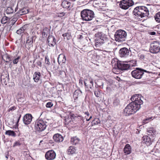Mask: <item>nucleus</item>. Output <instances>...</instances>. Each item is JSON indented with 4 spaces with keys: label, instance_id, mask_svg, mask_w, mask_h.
<instances>
[{
    "label": "nucleus",
    "instance_id": "9b49d317",
    "mask_svg": "<svg viewBox=\"0 0 160 160\" xmlns=\"http://www.w3.org/2000/svg\"><path fill=\"white\" fill-rule=\"evenodd\" d=\"M140 96L141 95L138 94L133 95L131 98V100L132 101L131 103H136V105H138L141 106L143 102L140 98Z\"/></svg>",
    "mask_w": 160,
    "mask_h": 160
},
{
    "label": "nucleus",
    "instance_id": "052dcab7",
    "mask_svg": "<svg viewBox=\"0 0 160 160\" xmlns=\"http://www.w3.org/2000/svg\"><path fill=\"white\" fill-rule=\"evenodd\" d=\"M8 155H6L5 157L7 158V159H8Z\"/></svg>",
    "mask_w": 160,
    "mask_h": 160
},
{
    "label": "nucleus",
    "instance_id": "f704fd0d",
    "mask_svg": "<svg viewBox=\"0 0 160 160\" xmlns=\"http://www.w3.org/2000/svg\"><path fill=\"white\" fill-rule=\"evenodd\" d=\"M100 120L98 118H95L91 122L92 125H94L100 123Z\"/></svg>",
    "mask_w": 160,
    "mask_h": 160
},
{
    "label": "nucleus",
    "instance_id": "a18cd8bd",
    "mask_svg": "<svg viewBox=\"0 0 160 160\" xmlns=\"http://www.w3.org/2000/svg\"><path fill=\"white\" fill-rule=\"evenodd\" d=\"M21 145V144L20 143V142L18 141H17L15 142L14 145H13V147H15L17 146H19Z\"/></svg>",
    "mask_w": 160,
    "mask_h": 160
},
{
    "label": "nucleus",
    "instance_id": "c85d7f7f",
    "mask_svg": "<svg viewBox=\"0 0 160 160\" xmlns=\"http://www.w3.org/2000/svg\"><path fill=\"white\" fill-rule=\"evenodd\" d=\"M64 39L66 38L67 40L70 39L71 38V33L70 32H66L62 35Z\"/></svg>",
    "mask_w": 160,
    "mask_h": 160
},
{
    "label": "nucleus",
    "instance_id": "de8ad7c7",
    "mask_svg": "<svg viewBox=\"0 0 160 160\" xmlns=\"http://www.w3.org/2000/svg\"><path fill=\"white\" fill-rule=\"evenodd\" d=\"M65 15V13L64 12H62L61 13H58V16L59 17H62L64 16Z\"/></svg>",
    "mask_w": 160,
    "mask_h": 160
},
{
    "label": "nucleus",
    "instance_id": "0eeeda50",
    "mask_svg": "<svg viewBox=\"0 0 160 160\" xmlns=\"http://www.w3.org/2000/svg\"><path fill=\"white\" fill-rule=\"evenodd\" d=\"M144 72H148L146 70L140 68H137L136 69L132 72L131 74L133 78L137 79H140L142 78Z\"/></svg>",
    "mask_w": 160,
    "mask_h": 160
},
{
    "label": "nucleus",
    "instance_id": "4d7b16f0",
    "mask_svg": "<svg viewBox=\"0 0 160 160\" xmlns=\"http://www.w3.org/2000/svg\"><path fill=\"white\" fill-rule=\"evenodd\" d=\"M46 29H47V28H46V30H45V31H46ZM46 31H45V29H44L43 30V32H42V34L44 36L45 35V33H46Z\"/></svg>",
    "mask_w": 160,
    "mask_h": 160
},
{
    "label": "nucleus",
    "instance_id": "393cba45",
    "mask_svg": "<svg viewBox=\"0 0 160 160\" xmlns=\"http://www.w3.org/2000/svg\"><path fill=\"white\" fill-rule=\"evenodd\" d=\"M142 139L144 142L146 143H149V144H151L152 140L151 138L148 136H144L142 138Z\"/></svg>",
    "mask_w": 160,
    "mask_h": 160
},
{
    "label": "nucleus",
    "instance_id": "412c9836",
    "mask_svg": "<svg viewBox=\"0 0 160 160\" xmlns=\"http://www.w3.org/2000/svg\"><path fill=\"white\" fill-rule=\"evenodd\" d=\"M41 73L39 72H36L33 75V79L35 82H38L40 80Z\"/></svg>",
    "mask_w": 160,
    "mask_h": 160
},
{
    "label": "nucleus",
    "instance_id": "5fc2aeb1",
    "mask_svg": "<svg viewBox=\"0 0 160 160\" xmlns=\"http://www.w3.org/2000/svg\"><path fill=\"white\" fill-rule=\"evenodd\" d=\"M21 114H20L19 117H18V118L17 121V123H18V122L21 118Z\"/></svg>",
    "mask_w": 160,
    "mask_h": 160
},
{
    "label": "nucleus",
    "instance_id": "4468645a",
    "mask_svg": "<svg viewBox=\"0 0 160 160\" xmlns=\"http://www.w3.org/2000/svg\"><path fill=\"white\" fill-rule=\"evenodd\" d=\"M32 116L31 114H27L23 117V122L25 125H28L30 123L32 119Z\"/></svg>",
    "mask_w": 160,
    "mask_h": 160
},
{
    "label": "nucleus",
    "instance_id": "cd10ccee",
    "mask_svg": "<svg viewBox=\"0 0 160 160\" xmlns=\"http://www.w3.org/2000/svg\"><path fill=\"white\" fill-rule=\"evenodd\" d=\"M70 118L68 117L66 118L65 120V124L67 125H70L73 124L74 122L72 118Z\"/></svg>",
    "mask_w": 160,
    "mask_h": 160
},
{
    "label": "nucleus",
    "instance_id": "5701e85b",
    "mask_svg": "<svg viewBox=\"0 0 160 160\" xmlns=\"http://www.w3.org/2000/svg\"><path fill=\"white\" fill-rule=\"evenodd\" d=\"M76 149L73 146L69 147L67 150V153L68 155L72 154L75 153Z\"/></svg>",
    "mask_w": 160,
    "mask_h": 160
},
{
    "label": "nucleus",
    "instance_id": "473e14b6",
    "mask_svg": "<svg viewBox=\"0 0 160 160\" xmlns=\"http://www.w3.org/2000/svg\"><path fill=\"white\" fill-rule=\"evenodd\" d=\"M6 12L7 14H12L14 12V10L12 7H8L6 10Z\"/></svg>",
    "mask_w": 160,
    "mask_h": 160
},
{
    "label": "nucleus",
    "instance_id": "8fccbe9b",
    "mask_svg": "<svg viewBox=\"0 0 160 160\" xmlns=\"http://www.w3.org/2000/svg\"><path fill=\"white\" fill-rule=\"evenodd\" d=\"M18 101L20 102H23L24 101V99L23 98H18Z\"/></svg>",
    "mask_w": 160,
    "mask_h": 160
},
{
    "label": "nucleus",
    "instance_id": "423d86ee",
    "mask_svg": "<svg viewBox=\"0 0 160 160\" xmlns=\"http://www.w3.org/2000/svg\"><path fill=\"white\" fill-rule=\"evenodd\" d=\"M130 68L129 64L126 63L124 62L118 61L116 62L113 68V70H127Z\"/></svg>",
    "mask_w": 160,
    "mask_h": 160
},
{
    "label": "nucleus",
    "instance_id": "a211bd4d",
    "mask_svg": "<svg viewBox=\"0 0 160 160\" xmlns=\"http://www.w3.org/2000/svg\"><path fill=\"white\" fill-rule=\"evenodd\" d=\"M58 61L59 64L60 65L65 64L66 62V58L65 55L63 54H60L58 57Z\"/></svg>",
    "mask_w": 160,
    "mask_h": 160
},
{
    "label": "nucleus",
    "instance_id": "680f3d73",
    "mask_svg": "<svg viewBox=\"0 0 160 160\" xmlns=\"http://www.w3.org/2000/svg\"><path fill=\"white\" fill-rule=\"evenodd\" d=\"M18 10V6H17V7L15 8V12L16 11Z\"/></svg>",
    "mask_w": 160,
    "mask_h": 160
},
{
    "label": "nucleus",
    "instance_id": "49530a36",
    "mask_svg": "<svg viewBox=\"0 0 160 160\" xmlns=\"http://www.w3.org/2000/svg\"><path fill=\"white\" fill-rule=\"evenodd\" d=\"M45 63L47 65H49V59L47 57H46L45 58Z\"/></svg>",
    "mask_w": 160,
    "mask_h": 160
},
{
    "label": "nucleus",
    "instance_id": "e2e57ef3",
    "mask_svg": "<svg viewBox=\"0 0 160 160\" xmlns=\"http://www.w3.org/2000/svg\"><path fill=\"white\" fill-rule=\"evenodd\" d=\"M43 141H40V143H41Z\"/></svg>",
    "mask_w": 160,
    "mask_h": 160
},
{
    "label": "nucleus",
    "instance_id": "72a5a7b5",
    "mask_svg": "<svg viewBox=\"0 0 160 160\" xmlns=\"http://www.w3.org/2000/svg\"><path fill=\"white\" fill-rule=\"evenodd\" d=\"M155 19L156 21L158 22H160V12L156 13L154 16Z\"/></svg>",
    "mask_w": 160,
    "mask_h": 160
},
{
    "label": "nucleus",
    "instance_id": "4be33fe9",
    "mask_svg": "<svg viewBox=\"0 0 160 160\" xmlns=\"http://www.w3.org/2000/svg\"><path fill=\"white\" fill-rule=\"evenodd\" d=\"M123 151L126 155L130 154L131 152V148L130 145L126 144L124 148Z\"/></svg>",
    "mask_w": 160,
    "mask_h": 160
},
{
    "label": "nucleus",
    "instance_id": "f8f14e48",
    "mask_svg": "<svg viewBox=\"0 0 160 160\" xmlns=\"http://www.w3.org/2000/svg\"><path fill=\"white\" fill-rule=\"evenodd\" d=\"M56 157V153L53 150L48 151L45 154V158L47 160H53Z\"/></svg>",
    "mask_w": 160,
    "mask_h": 160
},
{
    "label": "nucleus",
    "instance_id": "338daca9",
    "mask_svg": "<svg viewBox=\"0 0 160 160\" xmlns=\"http://www.w3.org/2000/svg\"><path fill=\"white\" fill-rule=\"evenodd\" d=\"M82 37V35H81V36H80L81 38Z\"/></svg>",
    "mask_w": 160,
    "mask_h": 160
},
{
    "label": "nucleus",
    "instance_id": "7ed1b4c3",
    "mask_svg": "<svg viewBox=\"0 0 160 160\" xmlns=\"http://www.w3.org/2000/svg\"><path fill=\"white\" fill-rule=\"evenodd\" d=\"M81 17L83 20L86 21H90L94 17L93 12L88 9L83 10L81 12Z\"/></svg>",
    "mask_w": 160,
    "mask_h": 160
},
{
    "label": "nucleus",
    "instance_id": "a19ab883",
    "mask_svg": "<svg viewBox=\"0 0 160 160\" xmlns=\"http://www.w3.org/2000/svg\"><path fill=\"white\" fill-rule=\"evenodd\" d=\"M53 105V104L52 102H49L47 103L46 106L47 108H50Z\"/></svg>",
    "mask_w": 160,
    "mask_h": 160
},
{
    "label": "nucleus",
    "instance_id": "bb28decb",
    "mask_svg": "<svg viewBox=\"0 0 160 160\" xmlns=\"http://www.w3.org/2000/svg\"><path fill=\"white\" fill-rule=\"evenodd\" d=\"M29 10L26 8H23L20 10L18 12V13L21 15L26 14L28 13Z\"/></svg>",
    "mask_w": 160,
    "mask_h": 160
},
{
    "label": "nucleus",
    "instance_id": "37998d69",
    "mask_svg": "<svg viewBox=\"0 0 160 160\" xmlns=\"http://www.w3.org/2000/svg\"><path fill=\"white\" fill-rule=\"evenodd\" d=\"M59 74L61 75L62 77H64L66 76L65 72L63 71H60Z\"/></svg>",
    "mask_w": 160,
    "mask_h": 160
},
{
    "label": "nucleus",
    "instance_id": "79ce46f5",
    "mask_svg": "<svg viewBox=\"0 0 160 160\" xmlns=\"http://www.w3.org/2000/svg\"><path fill=\"white\" fill-rule=\"evenodd\" d=\"M152 118V117L148 118H146L143 120V122L144 123H146L148 122V121H150L151 120Z\"/></svg>",
    "mask_w": 160,
    "mask_h": 160
},
{
    "label": "nucleus",
    "instance_id": "6ab92c4d",
    "mask_svg": "<svg viewBox=\"0 0 160 160\" xmlns=\"http://www.w3.org/2000/svg\"><path fill=\"white\" fill-rule=\"evenodd\" d=\"M53 140L56 142H62L63 140V137L59 133L55 134L53 137Z\"/></svg>",
    "mask_w": 160,
    "mask_h": 160
},
{
    "label": "nucleus",
    "instance_id": "f03ea898",
    "mask_svg": "<svg viewBox=\"0 0 160 160\" xmlns=\"http://www.w3.org/2000/svg\"><path fill=\"white\" fill-rule=\"evenodd\" d=\"M136 103H130L124 110V113L125 116H129L133 114L141 108L139 105H136Z\"/></svg>",
    "mask_w": 160,
    "mask_h": 160
},
{
    "label": "nucleus",
    "instance_id": "c756f323",
    "mask_svg": "<svg viewBox=\"0 0 160 160\" xmlns=\"http://www.w3.org/2000/svg\"><path fill=\"white\" fill-rule=\"evenodd\" d=\"M5 134L11 136L13 137H15L16 136V133L13 131L11 130H7L6 131Z\"/></svg>",
    "mask_w": 160,
    "mask_h": 160
},
{
    "label": "nucleus",
    "instance_id": "b1692460",
    "mask_svg": "<svg viewBox=\"0 0 160 160\" xmlns=\"http://www.w3.org/2000/svg\"><path fill=\"white\" fill-rule=\"evenodd\" d=\"M61 5L63 8L68 9L70 8L71 3L68 1H64L62 2Z\"/></svg>",
    "mask_w": 160,
    "mask_h": 160
},
{
    "label": "nucleus",
    "instance_id": "f3484780",
    "mask_svg": "<svg viewBox=\"0 0 160 160\" xmlns=\"http://www.w3.org/2000/svg\"><path fill=\"white\" fill-rule=\"evenodd\" d=\"M85 85L87 88H91L93 86V81L92 80L89 78L86 79L84 82Z\"/></svg>",
    "mask_w": 160,
    "mask_h": 160
},
{
    "label": "nucleus",
    "instance_id": "dca6fc26",
    "mask_svg": "<svg viewBox=\"0 0 160 160\" xmlns=\"http://www.w3.org/2000/svg\"><path fill=\"white\" fill-rule=\"evenodd\" d=\"M47 41L48 45L50 47H53L56 44L55 38L52 35H49L48 36Z\"/></svg>",
    "mask_w": 160,
    "mask_h": 160
},
{
    "label": "nucleus",
    "instance_id": "2eb2a0df",
    "mask_svg": "<svg viewBox=\"0 0 160 160\" xmlns=\"http://www.w3.org/2000/svg\"><path fill=\"white\" fill-rule=\"evenodd\" d=\"M33 36H29L27 38L25 46L28 49H29L33 46Z\"/></svg>",
    "mask_w": 160,
    "mask_h": 160
},
{
    "label": "nucleus",
    "instance_id": "4c0bfd02",
    "mask_svg": "<svg viewBox=\"0 0 160 160\" xmlns=\"http://www.w3.org/2000/svg\"><path fill=\"white\" fill-rule=\"evenodd\" d=\"M28 24H25L20 29H22V31L23 32L25 30H27L28 28Z\"/></svg>",
    "mask_w": 160,
    "mask_h": 160
},
{
    "label": "nucleus",
    "instance_id": "aec40b11",
    "mask_svg": "<svg viewBox=\"0 0 160 160\" xmlns=\"http://www.w3.org/2000/svg\"><path fill=\"white\" fill-rule=\"evenodd\" d=\"M9 75H7L6 74L2 75L1 76V82L2 84L7 85V83L8 81Z\"/></svg>",
    "mask_w": 160,
    "mask_h": 160
},
{
    "label": "nucleus",
    "instance_id": "39448f33",
    "mask_svg": "<svg viewBox=\"0 0 160 160\" xmlns=\"http://www.w3.org/2000/svg\"><path fill=\"white\" fill-rule=\"evenodd\" d=\"M47 126V122L44 120L38 119L35 123V127L37 131L42 132L44 131Z\"/></svg>",
    "mask_w": 160,
    "mask_h": 160
},
{
    "label": "nucleus",
    "instance_id": "f257e3e1",
    "mask_svg": "<svg viewBox=\"0 0 160 160\" xmlns=\"http://www.w3.org/2000/svg\"><path fill=\"white\" fill-rule=\"evenodd\" d=\"M132 14L135 16V18H139L148 16L149 11L148 9L146 7L138 6L134 9Z\"/></svg>",
    "mask_w": 160,
    "mask_h": 160
},
{
    "label": "nucleus",
    "instance_id": "9d476101",
    "mask_svg": "<svg viewBox=\"0 0 160 160\" xmlns=\"http://www.w3.org/2000/svg\"><path fill=\"white\" fill-rule=\"evenodd\" d=\"M134 4L132 0H122L120 4V8L122 9L126 10Z\"/></svg>",
    "mask_w": 160,
    "mask_h": 160
},
{
    "label": "nucleus",
    "instance_id": "1a4fd4ad",
    "mask_svg": "<svg viewBox=\"0 0 160 160\" xmlns=\"http://www.w3.org/2000/svg\"><path fill=\"white\" fill-rule=\"evenodd\" d=\"M159 42L157 41H153L151 43L149 50L152 53H157L159 52L160 47L159 46Z\"/></svg>",
    "mask_w": 160,
    "mask_h": 160
},
{
    "label": "nucleus",
    "instance_id": "bf43d9fd",
    "mask_svg": "<svg viewBox=\"0 0 160 160\" xmlns=\"http://www.w3.org/2000/svg\"><path fill=\"white\" fill-rule=\"evenodd\" d=\"M92 118V116H90L89 118L88 119L87 118H86V120L87 121H89V120H90Z\"/></svg>",
    "mask_w": 160,
    "mask_h": 160
},
{
    "label": "nucleus",
    "instance_id": "a878e982",
    "mask_svg": "<svg viewBox=\"0 0 160 160\" xmlns=\"http://www.w3.org/2000/svg\"><path fill=\"white\" fill-rule=\"evenodd\" d=\"M71 142L72 144L76 145L79 143V139L77 137H75L71 138Z\"/></svg>",
    "mask_w": 160,
    "mask_h": 160
},
{
    "label": "nucleus",
    "instance_id": "0e129e2a",
    "mask_svg": "<svg viewBox=\"0 0 160 160\" xmlns=\"http://www.w3.org/2000/svg\"><path fill=\"white\" fill-rule=\"evenodd\" d=\"M79 83H80V79H79Z\"/></svg>",
    "mask_w": 160,
    "mask_h": 160
},
{
    "label": "nucleus",
    "instance_id": "6e6552de",
    "mask_svg": "<svg viewBox=\"0 0 160 160\" xmlns=\"http://www.w3.org/2000/svg\"><path fill=\"white\" fill-rule=\"evenodd\" d=\"M99 38L95 40V45L96 47H99L103 43L107 44H109V42L107 36L104 34L99 35Z\"/></svg>",
    "mask_w": 160,
    "mask_h": 160
},
{
    "label": "nucleus",
    "instance_id": "3c124183",
    "mask_svg": "<svg viewBox=\"0 0 160 160\" xmlns=\"http://www.w3.org/2000/svg\"><path fill=\"white\" fill-rule=\"evenodd\" d=\"M37 65L40 66V67H41L42 66V63L41 62L39 61H38L37 62Z\"/></svg>",
    "mask_w": 160,
    "mask_h": 160
},
{
    "label": "nucleus",
    "instance_id": "2f4dec72",
    "mask_svg": "<svg viewBox=\"0 0 160 160\" xmlns=\"http://www.w3.org/2000/svg\"><path fill=\"white\" fill-rule=\"evenodd\" d=\"M80 91L79 90H76L74 92L73 97L75 100L77 99L80 96L79 92Z\"/></svg>",
    "mask_w": 160,
    "mask_h": 160
},
{
    "label": "nucleus",
    "instance_id": "e433bc0d",
    "mask_svg": "<svg viewBox=\"0 0 160 160\" xmlns=\"http://www.w3.org/2000/svg\"><path fill=\"white\" fill-rule=\"evenodd\" d=\"M129 62L130 63H129L130 65V67L131 66L133 67L135 66L136 65V61L135 60H132L131 61H129Z\"/></svg>",
    "mask_w": 160,
    "mask_h": 160
},
{
    "label": "nucleus",
    "instance_id": "09e8293b",
    "mask_svg": "<svg viewBox=\"0 0 160 160\" xmlns=\"http://www.w3.org/2000/svg\"><path fill=\"white\" fill-rule=\"evenodd\" d=\"M16 32L17 34H20L22 33L23 32L22 30V29H21L20 28L19 29L17 30Z\"/></svg>",
    "mask_w": 160,
    "mask_h": 160
},
{
    "label": "nucleus",
    "instance_id": "6e6d98bb",
    "mask_svg": "<svg viewBox=\"0 0 160 160\" xmlns=\"http://www.w3.org/2000/svg\"><path fill=\"white\" fill-rule=\"evenodd\" d=\"M12 20V21H13L14 22H15L17 20V19L16 18H13Z\"/></svg>",
    "mask_w": 160,
    "mask_h": 160
},
{
    "label": "nucleus",
    "instance_id": "58836bf2",
    "mask_svg": "<svg viewBox=\"0 0 160 160\" xmlns=\"http://www.w3.org/2000/svg\"><path fill=\"white\" fill-rule=\"evenodd\" d=\"M95 95L97 97H99L100 95V92H99L98 89H97L94 91Z\"/></svg>",
    "mask_w": 160,
    "mask_h": 160
},
{
    "label": "nucleus",
    "instance_id": "ddd939ff",
    "mask_svg": "<svg viewBox=\"0 0 160 160\" xmlns=\"http://www.w3.org/2000/svg\"><path fill=\"white\" fill-rule=\"evenodd\" d=\"M119 53L121 57H127L129 56L130 51L127 48H123L120 50Z\"/></svg>",
    "mask_w": 160,
    "mask_h": 160
},
{
    "label": "nucleus",
    "instance_id": "69168bd1",
    "mask_svg": "<svg viewBox=\"0 0 160 160\" xmlns=\"http://www.w3.org/2000/svg\"><path fill=\"white\" fill-rule=\"evenodd\" d=\"M8 59L9 60V58L8 57Z\"/></svg>",
    "mask_w": 160,
    "mask_h": 160
},
{
    "label": "nucleus",
    "instance_id": "c03bdc74",
    "mask_svg": "<svg viewBox=\"0 0 160 160\" xmlns=\"http://www.w3.org/2000/svg\"><path fill=\"white\" fill-rule=\"evenodd\" d=\"M16 109V107L14 106H13L10 107L9 108V109L8 110V111L9 112H10V111H13L14 110H15Z\"/></svg>",
    "mask_w": 160,
    "mask_h": 160
},
{
    "label": "nucleus",
    "instance_id": "c9c22d12",
    "mask_svg": "<svg viewBox=\"0 0 160 160\" xmlns=\"http://www.w3.org/2000/svg\"><path fill=\"white\" fill-rule=\"evenodd\" d=\"M8 18L6 16L3 17L2 19L1 22L2 24H5L7 23Z\"/></svg>",
    "mask_w": 160,
    "mask_h": 160
},
{
    "label": "nucleus",
    "instance_id": "13d9d810",
    "mask_svg": "<svg viewBox=\"0 0 160 160\" xmlns=\"http://www.w3.org/2000/svg\"><path fill=\"white\" fill-rule=\"evenodd\" d=\"M85 114L87 115L88 116L89 115V113L88 112H85Z\"/></svg>",
    "mask_w": 160,
    "mask_h": 160
},
{
    "label": "nucleus",
    "instance_id": "20e7f679",
    "mask_svg": "<svg viewBox=\"0 0 160 160\" xmlns=\"http://www.w3.org/2000/svg\"><path fill=\"white\" fill-rule=\"evenodd\" d=\"M127 36V33L124 31L119 30L117 31L114 34L115 40L117 42L124 41Z\"/></svg>",
    "mask_w": 160,
    "mask_h": 160
},
{
    "label": "nucleus",
    "instance_id": "603ef678",
    "mask_svg": "<svg viewBox=\"0 0 160 160\" xmlns=\"http://www.w3.org/2000/svg\"><path fill=\"white\" fill-rule=\"evenodd\" d=\"M156 33L155 32H149L150 34L152 35H155Z\"/></svg>",
    "mask_w": 160,
    "mask_h": 160
},
{
    "label": "nucleus",
    "instance_id": "864d4df0",
    "mask_svg": "<svg viewBox=\"0 0 160 160\" xmlns=\"http://www.w3.org/2000/svg\"><path fill=\"white\" fill-rule=\"evenodd\" d=\"M145 56L143 54H141L140 56V58L141 59H143L144 58Z\"/></svg>",
    "mask_w": 160,
    "mask_h": 160
},
{
    "label": "nucleus",
    "instance_id": "ea45409f",
    "mask_svg": "<svg viewBox=\"0 0 160 160\" xmlns=\"http://www.w3.org/2000/svg\"><path fill=\"white\" fill-rule=\"evenodd\" d=\"M20 58V57L18 56L16 58L14 59L13 61V63L14 64H17L19 61V60Z\"/></svg>",
    "mask_w": 160,
    "mask_h": 160
},
{
    "label": "nucleus",
    "instance_id": "774afa93",
    "mask_svg": "<svg viewBox=\"0 0 160 160\" xmlns=\"http://www.w3.org/2000/svg\"><path fill=\"white\" fill-rule=\"evenodd\" d=\"M86 3H85V4H87L88 3L86 2Z\"/></svg>",
    "mask_w": 160,
    "mask_h": 160
},
{
    "label": "nucleus",
    "instance_id": "7c9ffc66",
    "mask_svg": "<svg viewBox=\"0 0 160 160\" xmlns=\"http://www.w3.org/2000/svg\"><path fill=\"white\" fill-rule=\"evenodd\" d=\"M147 131L148 133H149V134H148V135H151L152 136L153 135H154L156 133V131L153 128H149L147 130Z\"/></svg>",
    "mask_w": 160,
    "mask_h": 160
}]
</instances>
